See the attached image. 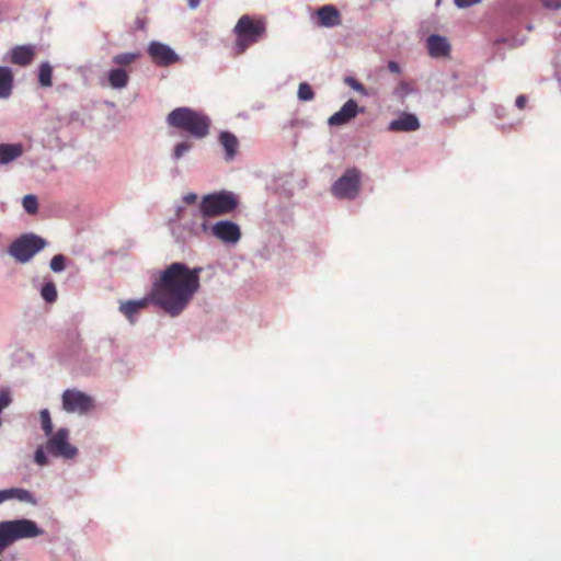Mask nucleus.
Returning <instances> with one entry per match:
<instances>
[{"mask_svg":"<svg viewBox=\"0 0 561 561\" xmlns=\"http://www.w3.org/2000/svg\"><path fill=\"white\" fill-rule=\"evenodd\" d=\"M202 271V267L190 268L181 262L171 263L152 280V304L171 317L181 314L199 290Z\"/></svg>","mask_w":561,"mask_h":561,"instance_id":"obj_1","label":"nucleus"},{"mask_svg":"<svg viewBox=\"0 0 561 561\" xmlns=\"http://www.w3.org/2000/svg\"><path fill=\"white\" fill-rule=\"evenodd\" d=\"M170 127L185 131L193 138L203 139L209 134L211 121L203 112L191 107H176L167 116Z\"/></svg>","mask_w":561,"mask_h":561,"instance_id":"obj_2","label":"nucleus"},{"mask_svg":"<svg viewBox=\"0 0 561 561\" xmlns=\"http://www.w3.org/2000/svg\"><path fill=\"white\" fill-rule=\"evenodd\" d=\"M265 33L266 23L263 19H255L249 14L242 15L233 27L236 55H242L250 46L260 42Z\"/></svg>","mask_w":561,"mask_h":561,"instance_id":"obj_3","label":"nucleus"},{"mask_svg":"<svg viewBox=\"0 0 561 561\" xmlns=\"http://www.w3.org/2000/svg\"><path fill=\"white\" fill-rule=\"evenodd\" d=\"M42 534L43 530L31 519L0 522V556L16 540L35 538Z\"/></svg>","mask_w":561,"mask_h":561,"instance_id":"obj_4","label":"nucleus"},{"mask_svg":"<svg viewBox=\"0 0 561 561\" xmlns=\"http://www.w3.org/2000/svg\"><path fill=\"white\" fill-rule=\"evenodd\" d=\"M237 196L228 191L203 196L199 211L204 218H214L232 213L238 207Z\"/></svg>","mask_w":561,"mask_h":561,"instance_id":"obj_5","label":"nucleus"},{"mask_svg":"<svg viewBox=\"0 0 561 561\" xmlns=\"http://www.w3.org/2000/svg\"><path fill=\"white\" fill-rule=\"evenodd\" d=\"M47 242L34 233H25L14 240L9 247V254L19 263H27L41 252Z\"/></svg>","mask_w":561,"mask_h":561,"instance_id":"obj_6","label":"nucleus"},{"mask_svg":"<svg viewBox=\"0 0 561 561\" xmlns=\"http://www.w3.org/2000/svg\"><path fill=\"white\" fill-rule=\"evenodd\" d=\"M360 191V171L356 168H348L331 187L332 194L337 198L354 199Z\"/></svg>","mask_w":561,"mask_h":561,"instance_id":"obj_7","label":"nucleus"},{"mask_svg":"<svg viewBox=\"0 0 561 561\" xmlns=\"http://www.w3.org/2000/svg\"><path fill=\"white\" fill-rule=\"evenodd\" d=\"M62 409L67 413L85 414L93 408V399L77 389H67L61 396Z\"/></svg>","mask_w":561,"mask_h":561,"instance_id":"obj_8","label":"nucleus"},{"mask_svg":"<svg viewBox=\"0 0 561 561\" xmlns=\"http://www.w3.org/2000/svg\"><path fill=\"white\" fill-rule=\"evenodd\" d=\"M69 432L66 428H59L47 440L46 448L54 457L73 458L78 449L68 442Z\"/></svg>","mask_w":561,"mask_h":561,"instance_id":"obj_9","label":"nucleus"},{"mask_svg":"<svg viewBox=\"0 0 561 561\" xmlns=\"http://www.w3.org/2000/svg\"><path fill=\"white\" fill-rule=\"evenodd\" d=\"M148 54L151 60L161 67L170 66L179 60L174 50L160 42H151L148 46Z\"/></svg>","mask_w":561,"mask_h":561,"instance_id":"obj_10","label":"nucleus"},{"mask_svg":"<svg viewBox=\"0 0 561 561\" xmlns=\"http://www.w3.org/2000/svg\"><path fill=\"white\" fill-rule=\"evenodd\" d=\"M214 237L226 243H237L241 238L239 226L230 220L217 221L211 227Z\"/></svg>","mask_w":561,"mask_h":561,"instance_id":"obj_11","label":"nucleus"},{"mask_svg":"<svg viewBox=\"0 0 561 561\" xmlns=\"http://www.w3.org/2000/svg\"><path fill=\"white\" fill-rule=\"evenodd\" d=\"M318 18V25L322 27H334L342 24V16L340 11L332 4L320 7L316 11Z\"/></svg>","mask_w":561,"mask_h":561,"instance_id":"obj_12","label":"nucleus"},{"mask_svg":"<svg viewBox=\"0 0 561 561\" xmlns=\"http://www.w3.org/2000/svg\"><path fill=\"white\" fill-rule=\"evenodd\" d=\"M150 302H152V300L149 294L148 297L138 300L122 301L118 309L130 323H134L136 321V316L141 310L146 309Z\"/></svg>","mask_w":561,"mask_h":561,"instance_id":"obj_13","label":"nucleus"},{"mask_svg":"<svg viewBox=\"0 0 561 561\" xmlns=\"http://www.w3.org/2000/svg\"><path fill=\"white\" fill-rule=\"evenodd\" d=\"M358 113V105L356 101L348 100L344 103L340 111L334 113L329 118V124L331 126H340L348 123L352 118H354Z\"/></svg>","mask_w":561,"mask_h":561,"instance_id":"obj_14","label":"nucleus"},{"mask_svg":"<svg viewBox=\"0 0 561 561\" xmlns=\"http://www.w3.org/2000/svg\"><path fill=\"white\" fill-rule=\"evenodd\" d=\"M34 57L35 48L33 45L15 46L10 51V61L21 67L28 66Z\"/></svg>","mask_w":561,"mask_h":561,"instance_id":"obj_15","label":"nucleus"},{"mask_svg":"<svg viewBox=\"0 0 561 561\" xmlns=\"http://www.w3.org/2000/svg\"><path fill=\"white\" fill-rule=\"evenodd\" d=\"M391 131H414L420 128V122L414 114L404 113L389 124Z\"/></svg>","mask_w":561,"mask_h":561,"instance_id":"obj_16","label":"nucleus"},{"mask_svg":"<svg viewBox=\"0 0 561 561\" xmlns=\"http://www.w3.org/2000/svg\"><path fill=\"white\" fill-rule=\"evenodd\" d=\"M427 48L432 57H445L449 55L450 45L445 37L431 35L427 38Z\"/></svg>","mask_w":561,"mask_h":561,"instance_id":"obj_17","label":"nucleus"},{"mask_svg":"<svg viewBox=\"0 0 561 561\" xmlns=\"http://www.w3.org/2000/svg\"><path fill=\"white\" fill-rule=\"evenodd\" d=\"M219 142L225 149V159L227 161L232 160L236 157L239 148V141L237 137L229 131H222L219 135Z\"/></svg>","mask_w":561,"mask_h":561,"instance_id":"obj_18","label":"nucleus"},{"mask_svg":"<svg viewBox=\"0 0 561 561\" xmlns=\"http://www.w3.org/2000/svg\"><path fill=\"white\" fill-rule=\"evenodd\" d=\"M23 151L22 144H0V164L12 162L21 157Z\"/></svg>","mask_w":561,"mask_h":561,"instance_id":"obj_19","label":"nucleus"},{"mask_svg":"<svg viewBox=\"0 0 561 561\" xmlns=\"http://www.w3.org/2000/svg\"><path fill=\"white\" fill-rule=\"evenodd\" d=\"M13 72L9 67L0 66V99H7L12 93Z\"/></svg>","mask_w":561,"mask_h":561,"instance_id":"obj_20","label":"nucleus"},{"mask_svg":"<svg viewBox=\"0 0 561 561\" xmlns=\"http://www.w3.org/2000/svg\"><path fill=\"white\" fill-rule=\"evenodd\" d=\"M107 80L113 89H123L128 84L129 76L126 70L114 68L108 71Z\"/></svg>","mask_w":561,"mask_h":561,"instance_id":"obj_21","label":"nucleus"},{"mask_svg":"<svg viewBox=\"0 0 561 561\" xmlns=\"http://www.w3.org/2000/svg\"><path fill=\"white\" fill-rule=\"evenodd\" d=\"M5 492L8 494V501L15 499L21 502L35 503V500L33 499V495L31 494V492H28L25 489L11 488V489H5Z\"/></svg>","mask_w":561,"mask_h":561,"instance_id":"obj_22","label":"nucleus"},{"mask_svg":"<svg viewBox=\"0 0 561 561\" xmlns=\"http://www.w3.org/2000/svg\"><path fill=\"white\" fill-rule=\"evenodd\" d=\"M53 68L48 62H43L38 69V82L41 87H51Z\"/></svg>","mask_w":561,"mask_h":561,"instance_id":"obj_23","label":"nucleus"},{"mask_svg":"<svg viewBox=\"0 0 561 561\" xmlns=\"http://www.w3.org/2000/svg\"><path fill=\"white\" fill-rule=\"evenodd\" d=\"M41 296L48 304L55 302L58 297L55 283L51 280L45 283L41 289Z\"/></svg>","mask_w":561,"mask_h":561,"instance_id":"obj_24","label":"nucleus"},{"mask_svg":"<svg viewBox=\"0 0 561 561\" xmlns=\"http://www.w3.org/2000/svg\"><path fill=\"white\" fill-rule=\"evenodd\" d=\"M139 57V53H122L113 57V62L118 66H129L138 60Z\"/></svg>","mask_w":561,"mask_h":561,"instance_id":"obj_25","label":"nucleus"},{"mask_svg":"<svg viewBox=\"0 0 561 561\" xmlns=\"http://www.w3.org/2000/svg\"><path fill=\"white\" fill-rule=\"evenodd\" d=\"M22 205L27 214L34 215L38 210V202L35 195H25L23 197Z\"/></svg>","mask_w":561,"mask_h":561,"instance_id":"obj_26","label":"nucleus"},{"mask_svg":"<svg viewBox=\"0 0 561 561\" xmlns=\"http://www.w3.org/2000/svg\"><path fill=\"white\" fill-rule=\"evenodd\" d=\"M41 422H42V428L45 432L46 436H50L53 434V423L50 419V414L48 410H42L41 411Z\"/></svg>","mask_w":561,"mask_h":561,"instance_id":"obj_27","label":"nucleus"},{"mask_svg":"<svg viewBox=\"0 0 561 561\" xmlns=\"http://www.w3.org/2000/svg\"><path fill=\"white\" fill-rule=\"evenodd\" d=\"M298 98L301 101H311L314 98L312 88L307 82H301L298 87Z\"/></svg>","mask_w":561,"mask_h":561,"instance_id":"obj_28","label":"nucleus"},{"mask_svg":"<svg viewBox=\"0 0 561 561\" xmlns=\"http://www.w3.org/2000/svg\"><path fill=\"white\" fill-rule=\"evenodd\" d=\"M49 266L53 272H62L66 268V256L62 254H57L53 256Z\"/></svg>","mask_w":561,"mask_h":561,"instance_id":"obj_29","label":"nucleus"},{"mask_svg":"<svg viewBox=\"0 0 561 561\" xmlns=\"http://www.w3.org/2000/svg\"><path fill=\"white\" fill-rule=\"evenodd\" d=\"M192 148V144L188 141H181L174 147L173 157L180 159Z\"/></svg>","mask_w":561,"mask_h":561,"instance_id":"obj_30","label":"nucleus"},{"mask_svg":"<svg viewBox=\"0 0 561 561\" xmlns=\"http://www.w3.org/2000/svg\"><path fill=\"white\" fill-rule=\"evenodd\" d=\"M344 81L352 89L360 92L362 94H366L365 87L353 77H346Z\"/></svg>","mask_w":561,"mask_h":561,"instance_id":"obj_31","label":"nucleus"},{"mask_svg":"<svg viewBox=\"0 0 561 561\" xmlns=\"http://www.w3.org/2000/svg\"><path fill=\"white\" fill-rule=\"evenodd\" d=\"M34 460L39 466H46L48 463V459L43 447H38L36 449Z\"/></svg>","mask_w":561,"mask_h":561,"instance_id":"obj_32","label":"nucleus"},{"mask_svg":"<svg viewBox=\"0 0 561 561\" xmlns=\"http://www.w3.org/2000/svg\"><path fill=\"white\" fill-rule=\"evenodd\" d=\"M542 7L549 10H559L561 9V0H538Z\"/></svg>","mask_w":561,"mask_h":561,"instance_id":"obj_33","label":"nucleus"},{"mask_svg":"<svg viewBox=\"0 0 561 561\" xmlns=\"http://www.w3.org/2000/svg\"><path fill=\"white\" fill-rule=\"evenodd\" d=\"M454 2L458 8H468L481 2V0H454Z\"/></svg>","mask_w":561,"mask_h":561,"instance_id":"obj_34","label":"nucleus"},{"mask_svg":"<svg viewBox=\"0 0 561 561\" xmlns=\"http://www.w3.org/2000/svg\"><path fill=\"white\" fill-rule=\"evenodd\" d=\"M197 201V195L195 193H187L183 196V202L191 205Z\"/></svg>","mask_w":561,"mask_h":561,"instance_id":"obj_35","label":"nucleus"},{"mask_svg":"<svg viewBox=\"0 0 561 561\" xmlns=\"http://www.w3.org/2000/svg\"><path fill=\"white\" fill-rule=\"evenodd\" d=\"M526 103H527V98L526 95H518L516 98V101H515V104L516 106L519 108V110H523L525 106H526Z\"/></svg>","mask_w":561,"mask_h":561,"instance_id":"obj_36","label":"nucleus"},{"mask_svg":"<svg viewBox=\"0 0 561 561\" xmlns=\"http://www.w3.org/2000/svg\"><path fill=\"white\" fill-rule=\"evenodd\" d=\"M388 69L393 72V73H399L400 72V66L398 62L396 61H389L388 64Z\"/></svg>","mask_w":561,"mask_h":561,"instance_id":"obj_37","label":"nucleus"},{"mask_svg":"<svg viewBox=\"0 0 561 561\" xmlns=\"http://www.w3.org/2000/svg\"><path fill=\"white\" fill-rule=\"evenodd\" d=\"M8 501V494L5 490H0V504Z\"/></svg>","mask_w":561,"mask_h":561,"instance_id":"obj_38","label":"nucleus"},{"mask_svg":"<svg viewBox=\"0 0 561 561\" xmlns=\"http://www.w3.org/2000/svg\"><path fill=\"white\" fill-rule=\"evenodd\" d=\"M187 1H188L190 8H192V9H196L201 2V0H187Z\"/></svg>","mask_w":561,"mask_h":561,"instance_id":"obj_39","label":"nucleus"},{"mask_svg":"<svg viewBox=\"0 0 561 561\" xmlns=\"http://www.w3.org/2000/svg\"><path fill=\"white\" fill-rule=\"evenodd\" d=\"M184 210H185V209H184V208H182V207H179V208H178V210H176V217H178V219L183 218Z\"/></svg>","mask_w":561,"mask_h":561,"instance_id":"obj_40","label":"nucleus"}]
</instances>
